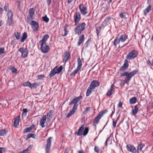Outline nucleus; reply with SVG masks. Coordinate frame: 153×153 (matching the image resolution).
Here are the masks:
<instances>
[{"label":"nucleus","instance_id":"60","mask_svg":"<svg viewBox=\"0 0 153 153\" xmlns=\"http://www.w3.org/2000/svg\"><path fill=\"white\" fill-rule=\"evenodd\" d=\"M4 149V147H0V153H3V151Z\"/></svg>","mask_w":153,"mask_h":153},{"label":"nucleus","instance_id":"40","mask_svg":"<svg viewBox=\"0 0 153 153\" xmlns=\"http://www.w3.org/2000/svg\"><path fill=\"white\" fill-rule=\"evenodd\" d=\"M23 113L22 114V117L23 118L26 116L27 112V108H24L23 110Z\"/></svg>","mask_w":153,"mask_h":153},{"label":"nucleus","instance_id":"22","mask_svg":"<svg viewBox=\"0 0 153 153\" xmlns=\"http://www.w3.org/2000/svg\"><path fill=\"white\" fill-rule=\"evenodd\" d=\"M101 117H102L99 114L95 117L93 122V125L94 126H96V125L98 124V122L99 121Z\"/></svg>","mask_w":153,"mask_h":153},{"label":"nucleus","instance_id":"64","mask_svg":"<svg viewBox=\"0 0 153 153\" xmlns=\"http://www.w3.org/2000/svg\"><path fill=\"white\" fill-rule=\"evenodd\" d=\"M3 22L2 20H0V26H1L3 25Z\"/></svg>","mask_w":153,"mask_h":153},{"label":"nucleus","instance_id":"2","mask_svg":"<svg viewBox=\"0 0 153 153\" xmlns=\"http://www.w3.org/2000/svg\"><path fill=\"white\" fill-rule=\"evenodd\" d=\"M138 71V70L137 69H135L129 73L128 72H125L121 74V76H126V78L125 79L124 81L128 85V82L131 78L136 74Z\"/></svg>","mask_w":153,"mask_h":153},{"label":"nucleus","instance_id":"55","mask_svg":"<svg viewBox=\"0 0 153 153\" xmlns=\"http://www.w3.org/2000/svg\"><path fill=\"white\" fill-rule=\"evenodd\" d=\"M118 120V119H117V120H113V126L114 128L116 126V123H117V120Z\"/></svg>","mask_w":153,"mask_h":153},{"label":"nucleus","instance_id":"12","mask_svg":"<svg viewBox=\"0 0 153 153\" xmlns=\"http://www.w3.org/2000/svg\"><path fill=\"white\" fill-rule=\"evenodd\" d=\"M31 25L33 31H36L38 30L39 27V23L38 22L33 20L31 22Z\"/></svg>","mask_w":153,"mask_h":153},{"label":"nucleus","instance_id":"20","mask_svg":"<svg viewBox=\"0 0 153 153\" xmlns=\"http://www.w3.org/2000/svg\"><path fill=\"white\" fill-rule=\"evenodd\" d=\"M111 19V18L109 16H108L106 17L105 19L104 20V21L102 22L101 26L102 27H105L107 25L110 21Z\"/></svg>","mask_w":153,"mask_h":153},{"label":"nucleus","instance_id":"1","mask_svg":"<svg viewBox=\"0 0 153 153\" xmlns=\"http://www.w3.org/2000/svg\"><path fill=\"white\" fill-rule=\"evenodd\" d=\"M82 99V97L80 96L78 97H76L74 99L71 100L69 104V105H71L73 104L74 102V103L72 109L70 111L69 113L67 114V118H69L71 117L72 115L74 114L75 112L76 111L78 106V102L80 100Z\"/></svg>","mask_w":153,"mask_h":153},{"label":"nucleus","instance_id":"39","mask_svg":"<svg viewBox=\"0 0 153 153\" xmlns=\"http://www.w3.org/2000/svg\"><path fill=\"white\" fill-rule=\"evenodd\" d=\"M7 131H6L4 129L0 130V136H4L6 134Z\"/></svg>","mask_w":153,"mask_h":153},{"label":"nucleus","instance_id":"3","mask_svg":"<svg viewBox=\"0 0 153 153\" xmlns=\"http://www.w3.org/2000/svg\"><path fill=\"white\" fill-rule=\"evenodd\" d=\"M85 25L86 24L84 22L78 25L74 29L75 34L79 35L84 30Z\"/></svg>","mask_w":153,"mask_h":153},{"label":"nucleus","instance_id":"48","mask_svg":"<svg viewBox=\"0 0 153 153\" xmlns=\"http://www.w3.org/2000/svg\"><path fill=\"white\" fill-rule=\"evenodd\" d=\"M101 27L100 26L98 27H97L96 28V30L97 33V35L98 36L100 32L101 31Z\"/></svg>","mask_w":153,"mask_h":153},{"label":"nucleus","instance_id":"59","mask_svg":"<svg viewBox=\"0 0 153 153\" xmlns=\"http://www.w3.org/2000/svg\"><path fill=\"white\" fill-rule=\"evenodd\" d=\"M47 4L49 6L51 3V0H47Z\"/></svg>","mask_w":153,"mask_h":153},{"label":"nucleus","instance_id":"9","mask_svg":"<svg viewBox=\"0 0 153 153\" xmlns=\"http://www.w3.org/2000/svg\"><path fill=\"white\" fill-rule=\"evenodd\" d=\"M18 51H19L21 53V56L24 58L26 57L28 54V51L26 48H20Z\"/></svg>","mask_w":153,"mask_h":153},{"label":"nucleus","instance_id":"7","mask_svg":"<svg viewBox=\"0 0 153 153\" xmlns=\"http://www.w3.org/2000/svg\"><path fill=\"white\" fill-rule=\"evenodd\" d=\"M7 23L10 26H12L13 24V13L11 10H8L7 13Z\"/></svg>","mask_w":153,"mask_h":153},{"label":"nucleus","instance_id":"38","mask_svg":"<svg viewBox=\"0 0 153 153\" xmlns=\"http://www.w3.org/2000/svg\"><path fill=\"white\" fill-rule=\"evenodd\" d=\"M91 88H90V87H89L88 88V89L86 93V96L88 97L89 96L90 94H91L92 92V90Z\"/></svg>","mask_w":153,"mask_h":153},{"label":"nucleus","instance_id":"45","mask_svg":"<svg viewBox=\"0 0 153 153\" xmlns=\"http://www.w3.org/2000/svg\"><path fill=\"white\" fill-rule=\"evenodd\" d=\"M53 113V111L52 110H51L49 111V113L47 114L48 119H50L49 118L52 117V113Z\"/></svg>","mask_w":153,"mask_h":153},{"label":"nucleus","instance_id":"56","mask_svg":"<svg viewBox=\"0 0 153 153\" xmlns=\"http://www.w3.org/2000/svg\"><path fill=\"white\" fill-rule=\"evenodd\" d=\"M68 25L67 24H65L64 27V30L65 31H68Z\"/></svg>","mask_w":153,"mask_h":153},{"label":"nucleus","instance_id":"58","mask_svg":"<svg viewBox=\"0 0 153 153\" xmlns=\"http://www.w3.org/2000/svg\"><path fill=\"white\" fill-rule=\"evenodd\" d=\"M123 105V103L121 102L120 101L119 102V104L118 105V107L119 108H121L122 107Z\"/></svg>","mask_w":153,"mask_h":153},{"label":"nucleus","instance_id":"57","mask_svg":"<svg viewBox=\"0 0 153 153\" xmlns=\"http://www.w3.org/2000/svg\"><path fill=\"white\" fill-rule=\"evenodd\" d=\"M94 149L95 151L96 152H97V153H99V149L98 147H97L96 146H95V147H94Z\"/></svg>","mask_w":153,"mask_h":153},{"label":"nucleus","instance_id":"53","mask_svg":"<svg viewBox=\"0 0 153 153\" xmlns=\"http://www.w3.org/2000/svg\"><path fill=\"white\" fill-rule=\"evenodd\" d=\"M120 17L121 18H125L126 16L125 15V13H121L120 14Z\"/></svg>","mask_w":153,"mask_h":153},{"label":"nucleus","instance_id":"17","mask_svg":"<svg viewBox=\"0 0 153 153\" xmlns=\"http://www.w3.org/2000/svg\"><path fill=\"white\" fill-rule=\"evenodd\" d=\"M46 115H44L40 120V125L42 128H44L45 127L44 124L46 122Z\"/></svg>","mask_w":153,"mask_h":153},{"label":"nucleus","instance_id":"52","mask_svg":"<svg viewBox=\"0 0 153 153\" xmlns=\"http://www.w3.org/2000/svg\"><path fill=\"white\" fill-rule=\"evenodd\" d=\"M89 43V41L88 40L84 44V45L83 47V48H86L88 46V45Z\"/></svg>","mask_w":153,"mask_h":153},{"label":"nucleus","instance_id":"23","mask_svg":"<svg viewBox=\"0 0 153 153\" xmlns=\"http://www.w3.org/2000/svg\"><path fill=\"white\" fill-rule=\"evenodd\" d=\"M49 38V36L48 34H46L44 35L42 38V40H40L39 42V44L44 43V44L46 43V42L47 40Z\"/></svg>","mask_w":153,"mask_h":153},{"label":"nucleus","instance_id":"28","mask_svg":"<svg viewBox=\"0 0 153 153\" xmlns=\"http://www.w3.org/2000/svg\"><path fill=\"white\" fill-rule=\"evenodd\" d=\"M33 146L31 145L28 146L26 149L20 152L19 153H29V151L32 148Z\"/></svg>","mask_w":153,"mask_h":153},{"label":"nucleus","instance_id":"42","mask_svg":"<svg viewBox=\"0 0 153 153\" xmlns=\"http://www.w3.org/2000/svg\"><path fill=\"white\" fill-rule=\"evenodd\" d=\"M36 137V134H34L31 133L28 134L27 136V139H29L32 137L33 139H35Z\"/></svg>","mask_w":153,"mask_h":153},{"label":"nucleus","instance_id":"50","mask_svg":"<svg viewBox=\"0 0 153 153\" xmlns=\"http://www.w3.org/2000/svg\"><path fill=\"white\" fill-rule=\"evenodd\" d=\"M10 70L13 73H16L17 72V69L14 67H12L10 68Z\"/></svg>","mask_w":153,"mask_h":153},{"label":"nucleus","instance_id":"30","mask_svg":"<svg viewBox=\"0 0 153 153\" xmlns=\"http://www.w3.org/2000/svg\"><path fill=\"white\" fill-rule=\"evenodd\" d=\"M144 146V144L142 143H140L137 147V152H140L142 151V149Z\"/></svg>","mask_w":153,"mask_h":153},{"label":"nucleus","instance_id":"51","mask_svg":"<svg viewBox=\"0 0 153 153\" xmlns=\"http://www.w3.org/2000/svg\"><path fill=\"white\" fill-rule=\"evenodd\" d=\"M4 48H0V55L4 53Z\"/></svg>","mask_w":153,"mask_h":153},{"label":"nucleus","instance_id":"44","mask_svg":"<svg viewBox=\"0 0 153 153\" xmlns=\"http://www.w3.org/2000/svg\"><path fill=\"white\" fill-rule=\"evenodd\" d=\"M32 129V128L31 127L27 128L25 129L24 131V133H26L30 131Z\"/></svg>","mask_w":153,"mask_h":153},{"label":"nucleus","instance_id":"46","mask_svg":"<svg viewBox=\"0 0 153 153\" xmlns=\"http://www.w3.org/2000/svg\"><path fill=\"white\" fill-rule=\"evenodd\" d=\"M9 4L7 3H5V5L4 7V9L6 11H8L9 10Z\"/></svg>","mask_w":153,"mask_h":153},{"label":"nucleus","instance_id":"34","mask_svg":"<svg viewBox=\"0 0 153 153\" xmlns=\"http://www.w3.org/2000/svg\"><path fill=\"white\" fill-rule=\"evenodd\" d=\"M14 34L15 36L16 37V38L17 40L19 39H20L21 33H20L18 32H16L14 33Z\"/></svg>","mask_w":153,"mask_h":153},{"label":"nucleus","instance_id":"10","mask_svg":"<svg viewBox=\"0 0 153 153\" xmlns=\"http://www.w3.org/2000/svg\"><path fill=\"white\" fill-rule=\"evenodd\" d=\"M80 12L82 15H84L88 13L87 7L83 4H80L79 6Z\"/></svg>","mask_w":153,"mask_h":153},{"label":"nucleus","instance_id":"14","mask_svg":"<svg viewBox=\"0 0 153 153\" xmlns=\"http://www.w3.org/2000/svg\"><path fill=\"white\" fill-rule=\"evenodd\" d=\"M100 85V83L96 80L93 81L90 83L89 87L94 89L95 88L98 87Z\"/></svg>","mask_w":153,"mask_h":153},{"label":"nucleus","instance_id":"54","mask_svg":"<svg viewBox=\"0 0 153 153\" xmlns=\"http://www.w3.org/2000/svg\"><path fill=\"white\" fill-rule=\"evenodd\" d=\"M90 110V107H86V108L85 109V110L83 112V114H86L88 112V111Z\"/></svg>","mask_w":153,"mask_h":153},{"label":"nucleus","instance_id":"11","mask_svg":"<svg viewBox=\"0 0 153 153\" xmlns=\"http://www.w3.org/2000/svg\"><path fill=\"white\" fill-rule=\"evenodd\" d=\"M40 44H41V49L42 52L45 53H47L50 49L49 46L48 45H47L46 43H42Z\"/></svg>","mask_w":153,"mask_h":153},{"label":"nucleus","instance_id":"35","mask_svg":"<svg viewBox=\"0 0 153 153\" xmlns=\"http://www.w3.org/2000/svg\"><path fill=\"white\" fill-rule=\"evenodd\" d=\"M119 39L118 37H116L114 39V44L115 46H116L120 42Z\"/></svg>","mask_w":153,"mask_h":153},{"label":"nucleus","instance_id":"61","mask_svg":"<svg viewBox=\"0 0 153 153\" xmlns=\"http://www.w3.org/2000/svg\"><path fill=\"white\" fill-rule=\"evenodd\" d=\"M68 31H65V34L62 36H66L68 34Z\"/></svg>","mask_w":153,"mask_h":153},{"label":"nucleus","instance_id":"24","mask_svg":"<svg viewBox=\"0 0 153 153\" xmlns=\"http://www.w3.org/2000/svg\"><path fill=\"white\" fill-rule=\"evenodd\" d=\"M138 108L137 105H135L134 108L132 109L131 113V114L132 115H134L136 114L138 112Z\"/></svg>","mask_w":153,"mask_h":153},{"label":"nucleus","instance_id":"18","mask_svg":"<svg viewBox=\"0 0 153 153\" xmlns=\"http://www.w3.org/2000/svg\"><path fill=\"white\" fill-rule=\"evenodd\" d=\"M114 84H112L110 88L108 91L106 93V95L108 96H110L113 94L114 92Z\"/></svg>","mask_w":153,"mask_h":153},{"label":"nucleus","instance_id":"27","mask_svg":"<svg viewBox=\"0 0 153 153\" xmlns=\"http://www.w3.org/2000/svg\"><path fill=\"white\" fill-rule=\"evenodd\" d=\"M127 36L126 34H124L122 35L119 39L121 42H124L127 39Z\"/></svg>","mask_w":153,"mask_h":153},{"label":"nucleus","instance_id":"47","mask_svg":"<svg viewBox=\"0 0 153 153\" xmlns=\"http://www.w3.org/2000/svg\"><path fill=\"white\" fill-rule=\"evenodd\" d=\"M42 20L45 22H48L49 21V19L46 16L43 17L42 18Z\"/></svg>","mask_w":153,"mask_h":153},{"label":"nucleus","instance_id":"19","mask_svg":"<svg viewBox=\"0 0 153 153\" xmlns=\"http://www.w3.org/2000/svg\"><path fill=\"white\" fill-rule=\"evenodd\" d=\"M34 10L33 8H31L29 11V16L27 19L28 20H32L33 19V16L34 14Z\"/></svg>","mask_w":153,"mask_h":153},{"label":"nucleus","instance_id":"31","mask_svg":"<svg viewBox=\"0 0 153 153\" xmlns=\"http://www.w3.org/2000/svg\"><path fill=\"white\" fill-rule=\"evenodd\" d=\"M137 101L136 98L134 97L131 98L129 100V103L131 104H132L135 103Z\"/></svg>","mask_w":153,"mask_h":153},{"label":"nucleus","instance_id":"25","mask_svg":"<svg viewBox=\"0 0 153 153\" xmlns=\"http://www.w3.org/2000/svg\"><path fill=\"white\" fill-rule=\"evenodd\" d=\"M84 36L83 34L82 35L79 37V40L78 42V45L80 46L81 44L84 41Z\"/></svg>","mask_w":153,"mask_h":153},{"label":"nucleus","instance_id":"62","mask_svg":"<svg viewBox=\"0 0 153 153\" xmlns=\"http://www.w3.org/2000/svg\"><path fill=\"white\" fill-rule=\"evenodd\" d=\"M18 3V7L19 8L20 7L21 2L20 1L17 2Z\"/></svg>","mask_w":153,"mask_h":153},{"label":"nucleus","instance_id":"15","mask_svg":"<svg viewBox=\"0 0 153 153\" xmlns=\"http://www.w3.org/2000/svg\"><path fill=\"white\" fill-rule=\"evenodd\" d=\"M126 148L128 151H129L132 153H136V148L133 146L131 145H127L126 146Z\"/></svg>","mask_w":153,"mask_h":153},{"label":"nucleus","instance_id":"6","mask_svg":"<svg viewBox=\"0 0 153 153\" xmlns=\"http://www.w3.org/2000/svg\"><path fill=\"white\" fill-rule=\"evenodd\" d=\"M77 65L78 66L76 69L70 74L71 76H74L82 68V61L79 57L77 59Z\"/></svg>","mask_w":153,"mask_h":153},{"label":"nucleus","instance_id":"5","mask_svg":"<svg viewBox=\"0 0 153 153\" xmlns=\"http://www.w3.org/2000/svg\"><path fill=\"white\" fill-rule=\"evenodd\" d=\"M84 126L82 125L81 127L79 128L78 131L76 133V134L78 136H80L82 134V132L84 131ZM89 131V128L88 127H86L83 131V135L84 136L86 135L88 133Z\"/></svg>","mask_w":153,"mask_h":153},{"label":"nucleus","instance_id":"49","mask_svg":"<svg viewBox=\"0 0 153 153\" xmlns=\"http://www.w3.org/2000/svg\"><path fill=\"white\" fill-rule=\"evenodd\" d=\"M45 77V75L44 74H40L38 75L37 76V77L39 79H42L44 78Z\"/></svg>","mask_w":153,"mask_h":153},{"label":"nucleus","instance_id":"4","mask_svg":"<svg viewBox=\"0 0 153 153\" xmlns=\"http://www.w3.org/2000/svg\"><path fill=\"white\" fill-rule=\"evenodd\" d=\"M138 54L137 50H133L130 51L126 57V58L128 60H131L135 58Z\"/></svg>","mask_w":153,"mask_h":153},{"label":"nucleus","instance_id":"13","mask_svg":"<svg viewBox=\"0 0 153 153\" xmlns=\"http://www.w3.org/2000/svg\"><path fill=\"white\" fill-rule=\"evenodd\" d=\"M70 53L69 51L65 52L64 53V56L63 58V62L65 63L70 58Z\"/></svg>","mask_w":153,"mask_h":153},{"label":"nucleus","instance_id":"43","mask_svg":"<svg viewBox=\"0 0 153 153\" xmlns=\"http://www.w3.org/2000/svg\"><path fill=\"white\" fill-rule=\"evenodd\" d=\"M108 110L107 109L105 110H104L101 111L99 114L102 117L103 116V114L107 112H108Z\"/></svg>","mask_w":153,"mask_h":153},{"label":"nucleus","instance_id":"37","mask_svg":"<svg viewBox=\"0 0 153 153\" xmlns=\"http://www.w3.org/2000/svg\"><path fill=\"white\" fill-rule=\"evenodd\" d=\"M55 69V68H53V70H52L51 71L49 74V76L50 77H52L53 76H54L56 74L54 70Z\"/></svg>","mask_w":153,"mask_h":153},{"label":"nucleus","instance_id":"26","mask_svg":"<svg viewBox=\"0 0 153 153\" xmlns=\"http://www.w3.org/2000/svg\"><path fill=\"white\" fill-rule=\"evenodd\" d=\"M20 117L19 115L16 118L14 121V124L15 126L16 127L19 124V120L20 119Z\"/></svg>","mask_w":153,"mask_h":153},{"label":"nucleus","instance_id":"41","mask_svg":"<svg viewBox=\"0 0 153 153\" xmlns=\"http://www.w3.org/2000/svg\"><path fill=\"white\" fill-rule=\"evenodd\" d=\"M39 85V84L37 82L34 83L32 84L31 83V86L30 87V88L32 89L36 88L37 86H38Z\"/></svg>","mask_w":153,"mask_h":153},{"label":"nucleus","instance_id":"8","mask_svg":"<svg viewBox=\"0 0 153 153\" xmlns=\"http://www.w3.org/2000/svg\"><path fill=\"white\" fill-rule=\"evenodd\" d=\"M51 137L48 138L47 140V144L45 147V153H49L51 144Z\"/></svg>","mask_w":153,"mask_h":153},{"label":"nucleus","instance_id":"21","mask_svg":"<svg viewBox=\"0 0 153 153\" xmlns=\"http://www.w3.org/2000/svg\"><path fill=\"white\" fill-rule=\"evenodd\" d=\"M128 63L127 60H125V62L123 66L120 69V71H123L126 69L128 66Z\"/></svg>","mask_w":153,"mask_h":153},{"label":"nucleus","instance_id":"32","mask_svg":"<svg viewBox=\"0 0 153 153\" xmlns=\"http://www.w3.org/2000/svg\"><path fill=\"white\" fill-rule=\"evenodd\" d=\"M27 37V34L26 32H24L22 36L21 39V42H23L26 39Z\"/></svg>","mask_w":153,"mask_h":153},{"label":"nucleus","instance_id":"33","mask_svg":"<svg viewBox=\"0 0 153 153\" xmlns=\"http://www.w3.org/2000/svg\"><path fill=\"white\" fill-rule=\"evenodd\" d=\"M151 6L149 5L144 10V13L145 15H146L151 10Z\"/></svg>","mask_w":153,"mask_h":153},{"label":"nucleus","instance_id":"29","mask_svg":"<svg viewBox=\"0 0 153 153\" xmlns=\"http://www.w3.org/2000/svg\"><path fill=\"white\" fill-rule=\"evenodd\" d=\"M54 68H55V69L54 70L56 74H59L62 71L63 68L62 66L61 65L60 66L59 68H57V67H55Z\"/></svg>","mask_w":153,"mask_h":153},{"label":"nucleus","instance_id":"16","mask_svg":"<svg viewBox=\"0 0 153 153\" xmlns=\"http://www.w3.org/2000/svg\"><path fill=\"white\" fill-rule=\"evenodd\" d=\"M74 22L76 25L79 21L81 18L80 14L79 12H76L75 16H74Z\"/></svg>","mask_w":153,"mask_h":153},{"label":"nucleus","instance_id":"36","mask_svg":"<svg viewBox=\"0 0 153 153\" xmlns=\"http://www.w3.org/2000/svg\"><path fill=\"white\" fill-rule=\"evenodd\" d=\"M22 85L24 87L28 86L30 88L31 86V83L29 81H27L23 83Z\"/></svg>","mask_w":153,"mask_h":153},{"label":"nucleus","instance_id":"63","mask_svg":"<svg viewBox=\"0 0 153 153\" xmlns=\"http://www.w3.org/2000/svg\"><path fill=\"white\" fill-rule=\"evenodd\" d=\"M109 138H108L107 139L105 142V146H107V142L108 141V140H109Z\"/></svg>","mask_w":153,"mask_h":153}]
</instances>
